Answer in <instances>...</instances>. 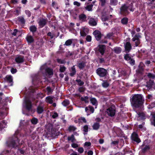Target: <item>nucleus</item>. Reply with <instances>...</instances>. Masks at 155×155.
Wrapping results in <instances>:
<instances>
[{"label":"nucleus","instance_id":"obj_37","mask_svg":"<svg viewBox=\"0 0 155 155\" xmlns=\"http://www.w3.org/2000/svg\"><path fill=\"white\" fill-rule=\"evenodd\" d=\"M84 62L79 63L78 65V67L80 69H82L84 67Z\"/></svg>","mask_w":155,"mask_h":155},{"label":"nucleus","instance_id":"obj_35","mask_svg":"<svg viewBox=\"0 0 155 155\" xmlns=\"http://www.w3.org/2000/svg\"><path fill=\"white\" fill-rule=\"evenodd\" d=\"M102 85L104 87H106L109 86V84L107 82H104L102 83Z\"/></svg>","mask_w":155,"mask_h":155},{"label":"nucleus","instance_id":"obj_28","mask_svg":"<svg viewBox=\"0 0 155 155\" xmlns=\"http://www.w3.org/2000/svg\"><path fill=\"white\" fill-rule=\"evenodd\" d=\"M36 30V27L34 26H32L30 27V30L32 32H35Z\"/></svg>","mask_w":155,"mask_h":155},{"label":"nucleus","instance_id":"obj_31","mask_svg":"<svg viewBox=\"0 0 155 155\" xmlns=\"http://www.w3.org/2000/svg\"><path fill=\"white\" fill-rule=\"evenodd\" d=\"M93 6L92 5H88L87 7H86L85 8L86 9L88 10L89 11H90L91 10L92 7Z\"/></svg>","mask_w":155,"mask_h":155},{"label":"nucleus","instance_id":"obj_1","mask_svg":"<svg viewBox=\"0 0 155 155\" xmlns=\"http://www.w3.org/2000/svg\"><path fill=\"white\" fill-rule=\"evenodd\" d=\"M144 101V100L143 99L141 95L137 94L133 97L131 104L135 107H138L142 104Z\"/></svg>","mask_w":155,"mask_h":155},{"label":"nucleus","instance_id":"obj_6","mask_svg":"<svg viewBox=\"0 0 155 155\" xmlns=\"http://www.w3.org/2000/svg\"><path fill=\"white\" fill-rule=\"evenodd\" d=\"M131 138L132 140L139 143L140 142V140L138 137V135L135 133H133L132 134Z\"/></svg>","mask_w":155,"mask_h":155},{"label":"nucleus","instance_id":"obj_59","mask_svg":"<svg viewBox=\"0 0 155 155\" xmlns=\"http://www.w3.org/2000/svg\"><path fill=\"white\" fill-rule=\"evenodd\" d=\"M48 36H51V38H52L54 37V35H51V32H49L48 33Z\"/></svg>","mask_w":155,"mask_h":155},{"label":"nucleus","instance_id":"obj_18","mask_svg":"<svg viewBox=\"0 0 155 155\" xmlns=\"http://www.w3.org/2000/svg\"><path fill=\"white\" fill-rule=\"evenodd\" d=\"M72 72L70 73V74L71 76H73L76 73V70L74 68V66H73L71 68Z\"/></svg>","mask_w":155,"mask_h":155},{"label":"nucleus","instance_id":"obj_47","mask_svg":"<svg viewBox=\"0 0 155 155\" xmlns=\"http://www.w3.org/2000/svg\"><path fill=\"white\" fill-rule=\"evenodd\" d=\"M100 1L101 3V5L102 6H104L106 3L105 0H100Z\"/></svg>","mask_w":155,"mask_h":155},{"label":"nucleus","instance_id":"obj_30","mask_svg":"<svg viewBox=\"0 0 155 155\" xmlns=\"http://www.w3.org/2000/svg\"><path fill=\"white\" fill-rule=\"evenodd\" d=\"M32 123L33 124H36L38 122V120L35 118H33L31 120Z\"/></svg>","mask_w":155,"mask_h":155},{"label":"nucleus","instance_id":"obj_34","mask_svg":"<svg viewBox=\"0 0 155 155\" xmlns=\"http://www.w3.org/2000/svg\"><path fill=\"white\" fill-rule=\"evenodd\" d=\"M79 17L80 19L84 20V19L86 18V16L84 14H81L80 15Z\"/></svg>","mask_w":155,"mask_h":155},{"label":"nucleus","instance_id":"obj_41","mask_svg":"<svg viewBox=\"0 0 155 155\" xmlns=\"http://www.w3.org/2000/svg\"><path fill=\"white\" fill-rule=\"evenodd\" d=\"M147 76L150 78H154L155 77V76L154 75L150 73H148L147 74Z\"/></svg>","mask_w":155,"mask_h":155},{"label":"nucleus","instance_id":"obj_52","mask_svg":"<svg viewBox=\"0 0 155 155\" xmlns=\"http://www.w3.org/2000/svg\"><path fill=\"white\" fill-rule=\"evenodd\" d=\"M114 51L117 53H119L120 51V50L118 48H115Z\"/></svg>","mask_w":155,"mask_h":155},{"label":"nucleus","instance_id":"obj_4","mask_svg":"<svg viewBox=\"0 0 155 155\" xmlns=\"http://www.w3.org/2000/svg\"><path fill=\"white\" fill-rule=\"evenodd\" d=\"M97 41L100 40L101 37V34L100 31L98 30H95L93 33Z\"/></svg>","mask_w":155,"mask_h":155},{"label":"nucleus","instance_id":"obj_40","mask_svg":"<svg viewBox=\"0 0 155 155\" xmlns=\"http://www.w3.org/2000/svg\"><path fill=\"white\" fill-rule=\"evenodd\" d=\"M68 129L70 131H74L76 129V128L74 126H71L69 127Z\"/></svg>","mask_w":155,"mask_h":155},{"label":"nucleus","instance_id":"obj_62","mask_svg":"<svg viewBox=\"0 0 155 155\" xmlns=\"http://www.w3.org/2000/svg\"><path fill=\"white\" fill-rule=\"evenodd\" d=\"M118 143V141H113L112 143L114 144L115 145H116V144H117Z\"/></svg>","mask_w":155,"mask_h":155},{"label":"nucleus","instance_id":"obj_48","mask_svg":"<svg viewBox=\"0 0 155 155\" xmlns=\"http://www.w3.org/2000/svg\"><path fill=\"white\" fill-rule=\"evenodd\" d=\"M78 151L80 153H83L84 151L82 147H80L78 149Z\"/></svg>","mask_w":155,"mask_h":155},{"label":"nucleus","instance_id":"obj_11","mask_svg":"<svg viewBox=\"0 0 155 155\" xmlns=\"http://www.w3.org/2000/svg\"><path fill=\"white\" fill-rule=\"evenodd\" d=\"M46 23L47 21L45 19L40 20L39 22V25L42 27H43L46 24Z\"/></svg>","mask_w":155,"mask_h":155},{"label":"nucleus","instance_id":"obj_14","mask_svg":"<svg viewBox=\"0 0 155 155\" xmlns=\"http://www.w3.org/2000/svg\"><path fill=\"white\" fill-rule=\"evenodd\" d=\"M45 71L49 75H53V70L50 68H48L46 69Z\"/></svg>","mask_w":155,"mask_h":155},{"label":"nucleus","instance_id":"obj_43","mask_svg":"<svg viewBox=\"0 0 155 155\" xmlns=\"http://www.w3.org/2000/svg\"><path fill=\"white\" fill-rule=\"evenodd\" d=\"M153 121L152 122V124L154 126H155V114L153 115Z\"/></svg>","mask_w":155,"mask_h":155},{"label":"nucleus","instance_id":"obj_60","mask_svg":"<svg viewBox=\"0 0 155 155\" xmlns=\"http://www.w3.org/2000/svg\"><path fill=\"white\" fill-rule=\"evenodd\" d=\"M72 146L73 147L76 148L78 147V145L76 143H73L72 144Z\"/></svg>","mask_w":155,"mask_h":155},{"label":"nucleus","instance_id":"obj_39","mask_svg":"<svg viewBox=\"0 0 155 155\" xmlns=\"http://www.w3.org/2000/svg\"><path fill=\"white\" fill-rule=\"evenodd\" d=\"M76 81L79 84L80 86L82 85L84 83V82L81 81L80 79L76 80Z\"/></svg>","mask_w":155,"mask_h":155},{"label":"nucleus","instance_id":"obj_25","mask_svg":"<svg viewBox=\"0 0 155 155\" xmlns=\"http://www.w3.org/2000/svg\"><path fill=\"white\" fill-rule=\"evenodd\" d=\"M5 78L9 82H11L12 81V77L11 76H7L5 77Z\"/></svg>","mask_w":155,"mask_h":155},{"label":"nucleus","instance_id":"obj_29","mask_svg":"<svg viewBox=\"0 0 155 155\" xmlns=\"http://www.w3.org/2000/svg\"><path fill=\"white\" fill-rule=\"evenodd\" d=\"M150 149V147L149 146H146L145 147L142 149V152L144 153L147 150H149Z\"/></svg>","mask_w":155,"mask_h":155},{"label":"nucleus","instance_id":"obj_33","mask_svg":"<svg viewBox=\"0 0 155 155\" xmlns=\"http://www.w3.org/2000/svg\"><path fill=\"white\" fill-rule=\"evenodd\" d=\"M124 58L126 60L129 61L131 59V58L129 56V54H127L124 56Z\"/></svg>","mask_w":155,"mask_h":155},{"label":"nucleus","instance_id":"obj_23","mask_svg":"<svg viewBox=\"0 0 155 155\" xmlns=\"http://www.w3.org/2000/svg\"><path fill=\"white\" fill-rule=\"evenodd\" d=\"M128 19L126 18H124L121 20V22L123 24H126L127 23Z\"/></svg>","mask_w":155,"mask_h":155},{"label":"nucleus","instance_id":"obj_26","mask_svg":"<svg viewBox=\"0 0 155 155\" xmlns=\"http://www.w3.org/2000/svg\"><path fill=\"white\" fill-rule=\"evenodd\" d=\"M72 41L71 40H69L67 41L65 43V45H70L72 43Z\"/></svg>","mask_w":155,"mask_h":155},{"label":"nucleus","instance_id":"obj_61","mask_svg":"<svg viewBox=\"0 0 155 155\" xmlns=\"http://www.w3.org/2000/svg\"><path fill=\"white\" fill-rule=\"evenodd\" d=\"M140 43V41L138 40H137V41L135 42V45L136 46H138V45Z\"/></svg>","mask_w":155,"mask_h":155},{"label":"nucleus","instance_id":"obj_27","mask_svg":"<svg viewBox=\"0 0 155 155\" xmlns=\"http://www.w3.org/2000/svg\"><path fill=\"white\" fill-rule=\"evenodd\" d=\"M66 68L64 66H60V69H59V71L60 72H64Z\"/></svg>","mask_w":155,"mask_h":155},{"label":"nucleus","instance_id":"obj_51","mask_svg":"<svg viewBox=\"0 0 155 155\" xmlns=\"http://www.w3.org/2000/svg\"><path fill=\"white\" fill-rule=\"evenodd\" d=\"M139 117H141L142 119L143 118V117L144 116V114L142 113H140L139 114Z\"/></svg>","mask_w":155,"mask_h":155},{"label":"nucleus","instance_id":"obj_21","mask_svg":"<svg viewBox=\"0 0 155 155\" xmlns=\"http://www.w3.org/2000/svg\"><path fill=\"white\" fill-rule=\"evenodd\" d=\"M46 99L48 102H49L50 104H52L53 101L52 100V98L50 97H47Z\"/></svg>","mask_w":155,"mask_h":155},{"label":"nucleus","instance_id":"obj_45","mask_svg":"<svg viewBox=\"0 0 155 155\" xmlns=\"http://www.w3.org/2000/svg\"><path fill=\"white\" fill-rule=\"evenodd\" d=\"M86 39L87 41H91V36L88 35L87 36Z\"/></svg>","mask_w":155,"mask_h":155},{"label":"nucleus","instance_id":"obj_32","mask_svg":"<svg viewBox=\"0 0 155 155\" xmlns=\"http://www.w3.org/2000/svg\"><path fill=\"white\" fill-rule=\"evenodd\" d=\"M69 101L68 100L64 101L62 103V104L65 106L68 105L69 104Z\"/></svg>","mask_w":155,"mask_h":155},{"label":"nucleus","instance_id":"obj_64","mask_svg":"<svg viewBox=\"0 0 155 155\" xmlns=\"http://www.w3.org/2000/svg\"><path fill=\"white\" fill-rule=\"evenodd\" d=\"M88 155H92L93 152L92 151L90 150L88 152Z\"/></svg>","mask_w":155,"mask_h":155},{"label":"nucleus","instance_id":"obj_7","mask_svg":"<svg viewBox=\"0 0 155 155\" xmlns=\"http://www.w3.org/2000/svg\"><path fill=\"white\" fill-rule=\"evenodd\" d=\"M26 108L28 110L31 109L32 105L31 102L28 99L26 100L25 101Z\"/></svg>","mask_w":155,"mask_h":155},{"label":"nucleus","instance_id":"obj_13","mask_svg":"<svg viewBox=\"0 0 155 155\" xmlns=\"http://www.w3.org/2000/svg\"><path fill=\"white\" fill-rule=\"evenodd\" d=\"M153 85V82L152 81L150 80L147 82L146 86L150 89L152 87V85Z\"/></svg>","mask_w":155,"mask_h":155},{"label":"nucleus","instance_id":"obj_44","mask_svg":"<svg viewBox=\"0 0 155 155\" xmlns=\"http://www.w3.org/2000/svg\"><path fill=\"white\" fill-rule=\"evenodd\" d=\"M19 21H20L22 23H25V20L23 18H19Z\"/></svg>","mask_w":155,"mask_h":155},{"label":"nucleus","instance_id":"obj_20","mask_svg":"<svg viewBox=\"0 0 155 155\" xmlns=\"http://www.w3.org/2000/svg\"><path fill=\"white\" fill-rule=\"evenodd\" d=\"M27 39L28 41L30 43H31L33 41V39L32 37L31 36L27 37Z\"/></svg>","mask_w":155,"mask_h":155},{"label":"nucleus","instance_id":"obj_63","mask_svg":"<svg viewBox=\"0 0 155 155\" xmlns=\"http://www.w3.org/2000/svg\"><path fill=\"white\" fill-rule=\"evenodd\" d=\"M11 71L12 73H14L17 71V70H16V69H14V68H12V69Z\"/></svg>","mask_w":155,"mask_h":155},{"label":"nucleus","instance_id":"obj_19","mask_svg":"<svg viewBox=\"0 0 155 155\" xmlns=\"http://www.w3.org/2000/svg\"><path fill=\"white\" fill-rule=\"evenodd\" d=\"M99 124L97 123H95L93 126V129L94 130L98 129L99 127Z\"/></svg>","mask_w":155,"mask_h":155},{"label":"nucleus","instance_id":"obj_5","mask_svg":"<svg viewBox=\"0 0 155 155\" xmlns=\"http://www.w3.org/2000/svg\"><path fill=\"white\" fill-rule=\"evenodd\" d=\"M107 112L109 116L113 117L115 115V110L112 107H110L107 109Z\"/></svg>","mask_w":155,"mask_h":155},{"label":"nucleus","instance_id":"obj_50","mask_svg":"<svg viewBox=\"0 0 155 155\" xmlns=\"http://www.w3.org/2000/svg\"><path fill=\"white\" fill-rule=\"evenodd\" d=\"M85 90V88L83 87H80L79 88V91L81 92L84 91Z\"/></svg>","mask_w":155,"mask_h":155},{"label":"nucleus","instance_id":"obj_36","mask_svg":"<svg viewBox=\"0 0 155 155\" xmlns=\"http://www.w3.org/2000/svg\"><path fill=\"white\" fill-rule=\"evenodd\" d=\"M57 61L60 63L61 64H64L66 62V61L64 60H61L60 59H57Z\"/></svg>","mask_w":155,"mask_h":155},{"label":"nucleus","instance_id":"obj_49","mask_svg":"<svg viewBox=\"0 0 155 155\" xmlns=\"http://www.w3.org/2000/svg\"><path fill=\"white\" fill-rule=\"evenodd\" d=\"M130 63L133 65H134L135 64V61L133 59L131 58V59L130 60Z\"/></svg>","mask_w":155,"mask_h":155},{"label":"nucleus","instance_id":"obj_56","mask_svg":"<svg viewBox=\"0 0 155 155\" xmlns=\"http://www.w3.org/2000/svg\"><path fill=\"white\" fill-rule=\"evenodd\" d=\"M81 35L82 36H85L86 35V34L85 32L83 31H81L80 32Z\"/></svg>","mask_w":155,"mask_h":155},{"label":"nucleus","instance_id":"obj_15","mask_svg":"<svg viewBox=\"0 0 155 155\" xmlns=\"http://www.w3.org/2000/svg\"><path fill=\"white\" fill-rule=\"evenodd\" d=\"M43 108L41 106H38L37 108V111L39 114L41 113L43 111Z\"/></svg>","mask_w":155,"mask_h":155},{"label":"nucleus","instance_id":"obj_12","mask_svg":"<svg viewBox=\"0 0 155 155\" xmlns=\"http://www.w3.org/2000/svg\"><path fill=\"white\" fill-rule=\"evenodd\" d=\"M23 58V57L19 56L15 58V60L17 63H20L24 61Z\"/></svg>","mask_w":155,"mask_h":155},{"label":"nucleus","instance_id":"obj_10","mask_svg":"<svg viewBox=\"0 0 155 155\" xmlns=\"http://www.w3.org/2000/svg\"><path fill=\"white\" fill-rule=\"evenodd\" d=\"M89 23L92 26L96 25L97 24L95 20L92 18H91L90 19Z\"/></svg>","mask_w":155,"mask_h":155},{"label":"nucleus","instance_id":"obj_46","mask_svg":"<svg viewBox=\"0 0 155 155\" xmlns=\"http://www.w3.org/2000/svg\"><path fill=\"white\" fill-rule=\"evenodd\" d=\"M84 130L85 132H87L88 131V127L87 125H85L84 127Z\"/></svg>","mask_w":155,"mask_h":155},{"label":"nucleus","instance_id":"obj_8","mask_svg":"<svg viewBox=\"0 0 155 155\" xmlns=\"http://www.w3.org/2000/svg\"><path fill=\"white\" fill-rule=\"evenodd\" d=\"M125 51L126 53L129 52L131 48L130 44L129 42H127L125 46Z\"/></svg>","mask_w":155,"mask_h":155},{"label":"nucleus","instance_id":"obj_42","mask_svg":"<svg viewBox=\"0 0 155 155\" xmlns=\"http://www.w3.org/2000/svg\"><path fill=\"white\" fill-rule=\"evenodd\" d=\"M117 2V0H110V4L115 5Z\"/></svg>","mask_w":155,"mask_h":155},{"label":"nucleus","instance_id":"obj_24","mask_svg":"<svg viewBox=\"0 0 155 155\" xmlns=\"http://www.w3.org/2000/svg\"><path fill=\"white\" fill-rule=\"evenodd\" d=\"M68 140H70L72 142H73L74 140V137L73 135H72L71 137H68Z\"/></svg>","mask_w":155,"mask_h":155},{"label":"nucleus","instance_id":"obj_38","mask_svg":"<svg viewBox=\"0 0 155 155\" xmlns=\"http://www.w3.org/2000/svg\"><path fill=\"white\" fill-rule=\"evenodd\" d=\"M140 37V35H136L133 38V39H132L133 41H135L136 40H138L139 39V37Z\"/></svg>","mask_w":155,"mask_h":155},{"label":"nucleus","instance_id":"obj_16","mask_svg":"<svg viewBox=\"0 0 155 155\" xmlns=\"http://www.w3.org/2000/svg\"><path fill=\"white\" fill-rule=\"evenodd\" d=\"M88 97L87 96L85 97H81V100L82 101H84L86 103H87L89 102Z\"/></svg>","mask_w":155,"mask_h":155},{"label":"nucleus","instance_id":"obj_55","mask_svg":"<svg viewBox=\"0 0 155 155\" xmlns=\"http://www.w3.org/2000/svg\"><path fill=\"white\" fill-rule=\"evenodd\" d=\"M74 5H76L77 6H79L80 5V4L77 2H74Z\"/></svg>","mask_w":155,"mask_h":155},{"label":"nucleus","instance_id":"obj_54","mask_svg":"<svg viewBox=\"0 0 155 155\" xmlns=\"http://www.w3.org/2000/svg\"><path fill=\"white\" fill-rule=\"evenodd\" d=\"M58 116V114L57 113H54L52 116V117L54 118H55Z\"/></svg>","mask_w":155,"mask_h":155},{"label":"nucleus","instance_id":"obj_17","mask_svg":"<svg viewBox=\"0 0 155 155\" xmlns=\"http://www.w3.org/2000/svg\"><path fill=\"white\" fill-rule=\"evenodd\" d=\"M9 146L12 147H15L16 146L15 141L14 140H12L10 143L8 144Z\"/></svg>","mask_w":155,"mask_h":155},{"label":"nucleus","instance_id":"obj_2","mask_svg":"<svg viewBox=\"0 0 155 155\" xmlns=\"http://www.w3.org/2000/svg\"><path fill=\"white\" fill-rule=\"evenodd\" d=\"M97 72L100 77H103L106 75L107 71L103 68H99L97 70Z\"/></svg>","mask_w":155,"mask_h":155},{"label":"nucleus","instance_id":"obj_9","mask_svg":"<svg viewBox=\"0 0 155 155\" xmlns=\"http://www.w3.org/2000/svg\"><path fill=\"white\" fill-rule=\"evenodd\" d=\"M105 46L104 45H101L100 46L99 51L102 55H103L104 53Z\"/></svg>","mask_w":155,"mask_h":155},{"label":"nucleus","instance_id":"obj_22","mask_svg":"<svg viewBox=\"0 0 155 155\" xmlns=\"http://www.w3.org/2000/svg\"><path fill=\"white\" fill-rule=\"evenodd\" d=\"M91 102L93 105H96L97 103V101L95 99L91 98L90 99Z\"/></svg>","mask_w":155,"mask_h":155},{"label":"nucleus","instance_id":"obj_58","mask_svg":"<svg viewBox=\"0 0 155 155\" xmlns=\"http://www.w3.org/2000/svg\"><path fill=\"white\" fill-rule=\"evenodd\" d=\"M91 143L90 142H86L84 143L85 146H89L91 145Z\"/></svg>","mask_w":155,"mask_h":155},{"label":"nucleus","instance_id":"obj_53","mask_svg":"<svg viewBox=\"0 0 155 155\" xmlns=\"http://www.w3.org/2000/svg\"><path fill=\"white\" fill-rule=\"evenodd\" d=\"M88 107L90 109V111H91L92 113H93L94 111V109L93 107L91 106H88Z\"/></svg>","mask_w":155,"mask_h":155},{"label":"nucleus","instance_id":"obj_57","mask_svg":"<svg viewBox=\"0 0 155 155\" xmlns=\"http://www.w3.org/2000/svg\"><path fill=\"white\" fill-rule=\"evenodd\" d=\"M17 32V29H15L14 30L13 32L12 33V35H14V36L16 35Z\"/></svg>","mask_w":155,"mask_h":155},{"label":"nucleus","instance_id":"obj_3","mask_svg":"<svg viewBox=\"0 0 155 155\" xmlns=\"http://www.w3.org/2000/svg\"><path fill=\"white\" fill-rule=\"evenodd\" d=\"M120 13L122 15H126L128 13V6L124 4L121 7Z\"/></svg>","mask_w":155,"mask_h":155}]
</instances>
